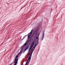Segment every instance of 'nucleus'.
<instances>
[{"label": "nucleus", "instance_id": "1", "mask_svg": "<svg viewBox=\"0 0 65 65\" xmlns=\"http://www.w3.org/2000/svg\"><path fill=\"white\" fill-rule=\"evenodd\" d=\"M35 42V41H34V40H32V42L31 43V45L30 47L29 51V52L28 53V56H29L28 58L25 65H28L30 62L31 58V57H32V54L33 52V51H34V50H35V48L37 45L38 44V41L36 42L35 45L34 47L33 48H32V47H33V46H34V44Z\"/></svg>", "mask_w": 65, "mask_h": 65}, {"label": "nucleus", "instance_id": "2", "mask_svg": "<svg viewBox=\"0 0 65 65\" xmlns=\"http://www.w3.org/2000/svg\"><path fill=\"white\" fill-rule=\"evenodd\" d=\"M18 56L17 55L16 57L14 59V61L13 65H17V63H18Z\"/></svg>", "mask_w": 65, "mask_h": 65}, {"label": "nucleus", "instance_id": "3", "mask_svg": "<svg viewBox=\"0 0 65 65\" xmlns=\"http://www.w3.org/2000/svg\"><path fill=\"white\" fill-rule=\"evenodd\" d=\"M33 31L32 30H31L30 32L28 34V38H29V37L31 35V34H32V33H33Z\"/></svg>", "mask_w": 65, "mask_h": 65}, {"label": "nucleus", "instance_id": "4", "mask_svg": "<svg viewBox=\"0 0 65 65\" xmlns=\"http://www.w3.org/2000/svg\"><path fill=\"white\" fill-rule=\"evenodd\" d=\"M37 31H38L37 29L35 30L34 33V34L36 35V36H37Z\"/></svg>", "mask_w": 65, "mask_h": 65}, {"label": "nucleus", "instance_id": "5", "mask_svg": "<svg viewBox=\"0 0 65 65\" xmlns=\"http://www.w3.org/2000/svg\"><path fill=\"white\" fill-rule=\"evenodd\" d=\"M44 31H43V35L41 38V40H43V38H44Z\"/></svg>", "mask_w": 65, "mask_h": 65}, {"label": "nucleus", "instance_id": "6", "mask_svg": "<svg viewBox=\"0 0 65 65\" xmlns=\"http://www.w3.org/2000/svg\"><path fill=\"white\" fill-rule=\"evenodd\" d=\"M29 41H27L24 44L23 46V47H25V46L26 45H27V43H29Z\"/></svg>", "mask_w": 65, "mask_h": 65}, {"label": "nucleus", "instance_id": "7", "mask_svg": "<svg viewBox=\"0 0 65 65\" xmlns=\"http://www.w3.org/2000/svg\"><path fill=\"white\" fill-rule=\"evenodd\" d=\"M29 45H28V46H27L26 47V48L24 50V52H23V53H24V52H25V51H26V50H28V49L29 48Z\"/></svg>", "mask_w": 65, "mask_h": 65}, {"label": "nucleus", "instance_id": "8", "mask_svg": "<svg viewBox=\"0 0 65 65\" xmlns=\"http://www.w3.org/2000/svg\"><path fill=\"white\" fill-rule=\"evenodd\" d=\"M40 34H38V37L36 36V38L37 39H38L39 36Z\"/></svg>", "mask_w": 65, "mask_h": 65}, {"label": "nucleus", "instance_id": "9", "mask_svg": "<svg viewBox=\"0 0 65 65\" xmlns=\"http://www.w3.org/2000/svg\"><path fill=\"white\" fill-rule=\"evenodd\" d=\"M21 53H22V50H21L20 52L19 53V54H18V55H20L21 54Z\"/></svg>", "mask_w": 65, "mask_h": 65}, {"label": "nucleus", "instance_id": "10", "mask_svg": "<svg viewBox=\"0 0 65 65\" xmlns=\"http://www.w3.org/2000/svg\"><path fill=\"white\" fill-rule=\"evenodd\" d=\"M25 36H24V37L23 38V39H22V40H23V39H24V38L25 37Z\"/></svg>", "mask_w": 65, "mask_h": 65}]
</instances>
